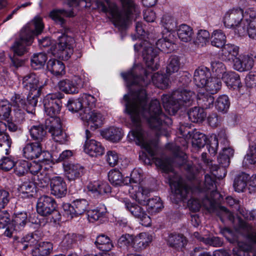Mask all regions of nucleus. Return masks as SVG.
Returning <instances> with one entry per match:
<instances>
[{
    "label": "nucleus",
    "instance_id": "obj_48",
    "mask_svg": "<svg viewBox=\"0 0 256 256\" xmlns=\"http://www.w3.org/2000/svg\"><path fill=\"white\" fill-rule=\"evenodd\" d=\"M76 216L82 214L88 208V202L86 199H77L72 202Z\"/></svg>",
    "mask_w": 256,
    "mask_h": 256
},
{
    "label": "nucleus",
    "instance_id": "obj_31",
    "mask_svg": "<svg viewBox=\"0 0 256 256\" xmlns=\"http://www.w3.org/2000/svg\"><path fill=\"white\" fill-rule=\"evenodd\" d=\"M238 47L234 44H225L222 50V58L229 61L232 60L234 63V58L238 56Z\"/></svg>",
    "mask_w": 256,
    "mask_h": 256
},
{
    "label": "nucleus",
    "instance_id": "obj_9",
    "mask_svg": "<svg viewBox=\"0 0 256 256\" xmlns=\"http://www.w3.org/2000/svg\"><path fill=\"white\" fill-rule=\"evenodd\" d=\"M249 12L244 13L240 8H234L228 10L225 14L223 22L224 26L228 28L235 29L238 35L242 36L246 35L245 16Z\"/></svg>",
    "mask_w": 256,
    "mask_h": 256
},
{
    "label": "nucleus",
    "instance_id": "obj_16",
    "mask_svg": "<svg viewBox=\"0 0 256 256\" xmlns=\"http://www.w3.org/2000/svg\"><path fill=\"white\" fill-rule=\"evenodd\" d=\"M63 166L65 176L70 181L80 178L84 174V168L80 164L64 163Z\"/></svg>",
    "mask_w": 256,
    "mask_h": 256
},
{
    "label": "nucleus",
    "instance_id": "obj_26",
    "mask_svg": "<svg viewBox=\"0 0 256 256\" xmlns=\"http://www.w3.org/2000/svg\"><path fill=\"white\" fill-rule=\"evenodd\" d=\"M12 104L14 107H16L18 111L16 112V116L20 118L22 120L24 118V114L21 112L22 108H26L28 112H28L27 108L28 106V98H27V103L26 102L25 98L19 94H14L11 98ZM32 114V112H30Z\"/></svg>",
    "mask_w": 256,
    "mask_h": 256
},
{
    "label": "nucleus",
    "instance_id": "obj_5",
    "mask_svg": "<svg viewBox=\"0 0 256 256\" xmlns=\"http://www.w3.org/2000/svg\"><path fill=\"white\" fill-rule=\"evenodd\" d=\"M44 28L41 18L36 16L20 30V39L11 46L14 56H22L28 52L27 46L32 42L34 36L41 34Z\"/></svg>",
    "mask_w": 256,
    "mask_h": 256
},
{
    "label": "nucleus",
    "instance_id": "obj_28",
    "mask_svg": "<svg viewBox=\"0 0 256 256\" xmlns=\"http://www.w3.org/2000/svg\"><path fill=\"white\" fill-rule=\"evenodd\" d=\"M29 222L26 212H20L14 214L12 219V225L16 231L24 230L26 224Z\"/></svg>",
    "mask_w": 256,
    "mask_h": 256
},
{
    "label": "nucleus",
    "instance_id": "obj_56",
    "mask_svg": "<svg viewBox=\"0 0 256 256\" xmlns=\"http://www.w3.org/2000/svg\"><path fill=\"white\" fill-rule=\"evenodd\" d=\"M43 236V233L41 230H37L23 237L22 238V242H28L30 244L34 245L41 240Z\"/></svg>",
    "mask_w": 256,
    "mask_h": 256
},
{
    "label": "nucleus",
    "instance_id": "obj_46",
    "mask_svg": "<svg viewBox=\"0 0 256 256\" xmlns=\"http://www.w3.org/2000/svg\"><path fill=\"white\" fill-rule=\"evenodd\" d=\"M252 248L251 244H247L242 242H238V247L232 250L234 256H249L248 252L250 251Z\"/></svg>",
    "mask_w": 256,
    "mask_h": 256
},
{
    "label": "nucleus",
    "instance_id": "obj_43",
    "mask_svg": "<svg viewBox=\"0 0 256 256\" xmlns=\"http://www.w3.org/2000/svg\"><path fill=\"white\" fill-rule=\"evenodd\" d=\"M60 89L66 94H76L77 92V88L74 83V79H65L60 80L58 83Z\"/></svg>",
    "mask_w": 256,
    "mask_h": 256
},
{
    "label": "nucleus",
    "instance_id": "obj_22",
    "mask_svg": "<svg viewBox=\"0 0 256 256\" xmlns=\"http://www.w3.org/2000/svg\"><path fill=\"white\" fill-rule=\"evenodd\" d=\"M84 151L90 156L96 157L104 153V148L100 142L94 140H86Z\"/></svg>",
    "mask_w": 256,
    "mask_h": 256
},
{
    "label": "nucleus",
    "instance_id": "obj_27",
    "mask_svg": "<svg viewBox=\"0 0 256 256\" xmlns=\"http://www.w3.org/2000/svg\"><path fill=\"white\" fill-rule=\"evenodd\" d=\"M239 229L244 237L252 243L256 244V232L252 226L242 220H240Z\"/></svg>",
    "mask_w": 256,
    "mask_h": 256
},
{
    "label": "nucleus",
    "instance_id": "obj_55",
    "mask_svg": "<svg viewBox=\"0 0 256 256\" xmlns=\"http://www.w3.org/2000/svg\"><path fill=\"white\" fill-rule=\"evenodd\" d=\"M148 210L152 213L158 212L163 207L160 198L159 197H156L152 198H148L146 204Z\"/></svg>",
    "mask_w": 256,
    "mask_h": 256
},
{
    "label": "nucleus",
    "instance_id": "obj_33",
    "mask_svg": "<svg viewBox=\"0 0 256 256\" xmlns=\"http://www.w3.org/2000/svg\"><path fill=\"white\" fill-rule=\"evenodd\" d=\"M47 68L51 74L60 76L65 74V66L60 61L56 60H50L47 64Z\"/></svg>",
    "mask_w": 256,
    "mask_h": 256
},
{
    "label": "nucleus",
    "instance_id": "obj_29",
    "mask_svg": "<svg viewBox=\"0 0 256 256\" xmlns=\"http://www.w3.org/2000/svg\"><path fill=\"white\" fill-rule=\"evenodd\" d=\"M249 179V175L244 172H242L238 174L233 183L234 190L238 192H244L247 187Z\"/></svg>",
    "mask_w": 256,
    "mask_h": 256
},
{
    "label": "nucleus",
    "instance_id": "obj_4",
    "mask_svg": "<svg viewBox=\"0 0 256 256\" xmlns=\"http://www.w3.org/2000/svg\"><path fill=\"white\" fill-rule=\"evenodd\" d=\"M50 18L58 24L64 28V32L58 37V42L56 48L59 52L60 57L64 60H68L72 54L73 38L68 35L69 30L65 26L64 17H73L74 16L72 10H66L64 9L55 10L50 14Z\"/></svg>",
    "mask_w": 256,
    "mask_h": 256
},
{
    "label": "nucleus",
    "instance_id": "obj_63",
    "mask_svg": "<svg viewBox=\"0 0 256 256\" xmlns=\"http://www.w3.org/2000/svg\"><path fill=\"white\" fill-rule=\"evenodd\" d=\"M14 173L19 176H23L28 170V162L20 160L14 164Z\"/></svg>",
    "mask_w": 256,
    "mask_h": 256
},
{
    "label": "nucleus",
    "instance_id": "obj_36",
    "mask_svg": "<svg viewBox=\"0 0 256 256\" xmlns=\"http://www.w3.org/2000/svg\"><path fill=\"white\" fill-rule=\"evenodd\" d=\"M210 40L212 46L218 48H222L226 42V36L222 30H217L212 32Z\"/></svg>",
    "mask_w": 256,
    "mask_h": 256
},
{
    "label": "nucleus",
    "instance_id": "obj_47",
    "mask_svg": "<svg viewBox=\"0 0 256 256\" xmlns=\"http://www.w3.org/2000/svg\"><path fill=\"white\" fill-rule=\"evenodd\" d=\"M108 180L114 186L126 184L125 178H123L122 173L116 169L110 170L108 174Z\"/></svg>",
    "mask_w": 256,
    "mask_h": 256
},
{
    "label": "nucleus",
    "instance_id": "obj_3",
    "mask_svg": "<svg viewBox=\"0 0 256 256\" xmlns=\"http://www.w3.org/2000/svg\"><path fill=\"white\" fill-rule=\"evenodd\" d=\"M63 94L60 92L49 94L43 100L44 110L50 117L45 122V129L51 134L54 141L60 144L66 140V134L62 130L60 118L56 116L60 112Z\"/></svg>",
    "mask_w": 256,
    "mask_h": 256
},
{
    "label": "nucleus",
    "instance_id": "obj_38",
    "mask_svg": "<svg viewBox=\"0 0 256 256\" xmlns=\"http://www.w3.org/2000/svg\"><path fill=\"white\" fill-rule=\"evenodd\" d=\"M167 241L170 246L178 249L182 248L186 244V238L180 234H170Z\"/></svg>",
    "mask_w": 256,
    "mask_h": 256
},
{
    "label": "nucleus",
    "instance_id": "obj_10",
    "mask_svg": "<svg viewBox=\"0 0 256 256\" xmlns=\"http://www.w3.org/2000/svg\"><path fill=\"white\" fill-rule=\"evenodd\" d=\"M136 70L137 68H134L128 72L121 74L122 77L127 82L128 86L130 88V89H132V88L130 87L134 85H138L139 88L138 90L137 91L132 92L130 94L124 95V98L126 102V104H125L126 107L128 102L132 101V95L136 92H140L142 88L144 89L143 86L146 84L142 76L136 74ZM125 110L126 112V108L125 109Z\"/></svg>",
    "mask_w": 256,
    "mask_h": 256
},
{
    "label": "nucleus",
    "instance_id": "obj_18",
    "mask_svg": "<svg viewBox=\"0 0 256 256\" xmlns=\"http://www.w3.org/2000/svg\"><path fill=\"white\" fill-rule=\"evenodd\" d=\"M42 154V144L38 142H28L24 146L22 149V155L27 159L36 158Z\"/></svg>",
    "mask_w": 256,
    "mask_h": 256
},
{
    "label": "nucleus",
    "instance_id": "obj_15",
    "mask_svg": "<svg viewBox=\"0 0 256 256\" xmlns=\"http://www.w3.org/2000/svg\"><path fill=\"white\" fill-rule=\"evenodd\" d=\"M128 190L130 196L142 205L146 204L150 193V190L141 184L130 185Z\"/></svg>",
    "mask_w": 256,
    "mask_h": 256
},
{
    "label": "nucleus",
    "instance_id": "obj_51",
    "mask_svg": "<svg viewBox=\"0 0 256 256\" xmlns=\"http://www.w3.org/2000/svg\"><path fill=\"white\" fill-rule=\"evenodd\" d=\"M46 55L42 52L34 54L31 58V65L34 69H38L42 67L46 60Z\"/></svg>",
    "mask_w": 256,
    "mask_h": 256
},
{
    "label": "nucleus",
    "instance_id": "obj_19",
    "mask_svg": "<svg viewBox=\"0 0 256 256\" xmlns=\"http://www.w3.org/2000/svg\"><path fill=\"white\" fill-rule=\"evenodd\" d=\"M254 66V59L249 55H241L234 58L233 66L240 72L250 70Z\"/></svg>",
    "mask_w": 256,
    "mask_h": 256
},
{
    "label": "nucleus",
    "instance_id": "obj_35",
    "mask_svg": "<svg viewBox=\"0 0 256 256\" xmlns=\"http://www.w3.org/2000/svg\"><path fill=\"white\" fill-rule=\"evenodd\" d=\"M177 34L180 40L188 42L192 38L193 30L189 26L182 24L178 26L177 30Z\"/></svg>",
    "mask_w": 256,
    "mask_h": 256
},
{
    "label": "nucleus",
    "instance_id": "obj_34",
    "mask_svg": "<svg viewBox=\"0 0 256 256\" xmlns=\"http://www.w3.org/2000/svg\"><path fill=\"white\" fill-rule=\"evenodd\" d=\"M94 244L100 250L106 252L110 251L114 246L110 238L104 234L96 237Z\"/></svg>",
    "mask_w": 256,
    "mask_h": 256
},
{
    "label": "nucleus",
    "instance_id": "obj_2",
    "mask_svg": "<svg viewBox=\"0 0 256 256\" xmlns=\"http://www.w3.org/2000/svg\"><path fill=\"white\" fill-rule=\"evenodd\" d=\"M132 101L126 104V113L131 120L132 130L128 137L131 141L144 149L152 157L157 148V142L150 140L148 134L141 128V116L146 119L150 127L156 131L158 136H168V126L172 124L171 119L162 112L160 104L157 100H153L146 106V95L144 89L133 94Z\"/></svg>",
    "mask_w": 256,
    "mask_h": 256
},
{
    "label": "nucleus",
    "instance_id": "obj_21",
    "mask_svg": "<svg viewBox=\"0 0 256 256\" xmlns=\"http://www.w3.org/2000/svg\"><path fill=\"white\" fill-rule=\"evenodd\" d=\"M152 240L151 234L146 232H141L134 236L133 248L135 251L140 252L146 248Z\"/></svg>",
    "mask_w": 256,
    "mask_h": 256
},
{
    "label": "nucleus",
    "instance_id": "obj_60",
    "mask_svg": "<svg viewBox=\"0 0 256 256\" xmlns=\"http://www.w3.org/2000/svg\"><path fill=\"white\" fill-rule=\"evenodd\" d=\"M230 105L229 98L227 96L223 95L218 98L216 102V109L222 112H226Z\"/></svg>",
    "mask_w": 256,
    "mask_h": 256
},
{
    "label": "nucleus",
    "instance_id": "obj_32",
    "mask_svg": "<svg viewBox=\"0 0 256 256\" xmlns=\"http://www.w3.org/2000/svg\"><path fill=\"white\" fill-rule=\"evenodd\" d=\"M102 135L106 139L116 142L121 140L122 133L121 129L115 127H110L103 130L102 132Z\"/></svg>",
    "mask_w": 256,
    "mask_h": 256
},
{
    "label": "nucleus",
    "instance_id": "obj_37",
    "mask_svg": "<svg viewBox=\"0 0 256 256\" xmlns=\"http://www.w3.org/2000/svg\"><path fill=\"white\" fill-rule=\"evenodd\" d=\"M197 96V102L202 108H210L213 106L214 98L212 94L199 92Z\"/></svg>",
    "mask_w": 256,
    "mask_h": 256
},
{
    "label": "nucleus",
    "instance_id": "obj_41",
    "mask_svg": "<svg viewBox=\"0 0 256 256\" xmlns=\"http://www.w3.org/2000/svg\"><path fill=\"white\" fill-rule=\"evenodd\" d=\"M188 118L193 122H202L206 117V114L200 107H194L188 112Z\"/></svg>",
    "mask_w": 256,
    "mask_h": 256
},
{
    "label": "nucleus",
    "instance_id": "obj_6",
    "mask_svg": "<svg viewBox=\"0 0 256 256\" xmlns=\"http://www.w3.org/2000/svg\"><path fill=\"white\" fill-rule=\"evenodd\" d=\"M194 96V93L190 90L178 89L170 95L163 94L162 100L166 111L174 115L182 106H191Z\"/></svg>",
    "mask_w": 256,
    "mask_h": 256
},
{
    "label": "nucleus",
    "instance_id": "obj_23",
    "mask_svg": "<svg viewBox=\"0 0 256 256\" xmlns=\"http://www.w3.org/2000/svg\"><path fill=\"white\" fill-rule=\"evenodd\" d=\"M210 70L205 67L198 68L194 72V82L199 88H203L210 78Z\"/></svg>",
    "mask_w": 256,
    "mask_h": 256
},
{
    "label": "nucleus",
    "instance_id": "obj_49",
    "mask_svg": "<svg viewBox=\"0 0 256 256\" xmlns=\"http://www.w3.org/2000/svg\"><path fill=\"white\" fill-rule=\"evenodd\" d=\"M134 236L130 234H122L117 242L118 246L122 250H128L129 247L133 248Z\"/></svg>",
    "mask_w": 256,
    "mask_h": 256
},
{
    "label": "nucleus",
    "instance_id": "obj_42",
    "mask_svg": "<svg viewBox=\"0 0 256 256\" xmlns=\"http://www.w3.org/2000/svg\"><path fill=\"white\" fill-rule=\"evenodd\" d=\"M221 87L222 82L220 78H210L204 88L209 94L212 95L217 93Z\"/></svg>",
    "mask_w": 256,
    "mask_h": 256
},
{
    "label": "nucleus",
    "instance_id": "obj_11",
    "mask_svg": "<svg viewBox=\"0 0 256 256\" xmlns=\"http://www.w3.org/2000/svg\"><path fill=\"white\" fill-rule=\"evenodd\" d=\"M43 154L46 156L45 161H40L37 162L33 161L31 162H28V170L33 175H36L38 180L40 181H44L46 183V176L48 174V168L46 166L45 162L50 161L51 156L49 152H44ZM42 184V182H41Z\"/></svg>",
    "mask_w": 256,
    "mask_h": 256
},
{
    "label": "nucleus",
    "instance_id": "obj_52",
    "mask_svg": "<svg viewBox=\"0 0 256 256\" xmlns=\"http://www.w3.org/2000/svg\"><path fill=\"white\" fill-rule=\"evenodd\" d=\"M12 112L11 104L6 100H0V120L8 119Z\"/></svg>",
    "mask_w": 256,
    "mask_h": 256
},
{
    "label": "nucleus",
    "instance_id": "obj_39",
    "mask_svg": "<svg viewBox=\"0 0 256 256\" xmlns=\"http://www.w3.org/2000/svg\"><path fill=\"white\" fill-rule=\"evenodd\" d=\"M52 243L50 242H40L32 250V256H48L52 250Z\"/></svg>",
    "mask_w": 256,
    "mask_h": 256
},
{
    "label": "nucleus",
    "instance_id": "obj_61",
    "mask_svg": "<svg viewBox=\"0 0 256 256\" xmlns=\"http://www.w3.org/2000/svg\"><path fill=\"white\" fill-rule=\"evenodd\" d=\"M206 136L199 132H196L192 136V145L198 148H203L206 144Z\"/></svg>",
    "mask_w": 256,
    "mask_h": 256
},
{
    "label": "nucleus",
    "instance_id": "obj_44",
    "mask_svg": "<svg viewBox=\"0 0 256 256\" xmlns=\"http://www.w3.org/2000/svg\"><path fill=\"white\" fill-rule=\"evenodd\" d=\"M226 203L230 207L233 211L239 212L244 216V214L246 212V210L243 208L240 201L231 196H228L226 198Z\"/></svg>",
    "mask_w": 256,
    "mask_h": 256
},
{
    "label": "nucleus",
    "instance_id": "obj_14",
    "mask_svg": "<svg viewBox=\"0 0 256 256\" xmlns=\"http://www.w3.org/2000/svg\"><path fill=\"white\" fill-rule=\"evenodd\" d=\"M56 201L52 197L44 195L38 199L36 204L37 212L42 216H48L56 212Z\"/></svg>",
    "mask_w": 256,
    "mask_h": 256
},
{
    "label": "nucleus",
    "instance_id": "obj_54",
    "mask_svg": "<svg viewBox=\"0 0 256 256\" xmlns=\"http://www.w3.org/2000/svg\"><path fill=\"white\" fill-rule=\"evenodd\" d=\"M212 71L218 78H223V76L226 74V68L224 64L218 60H214L211 62Z\"/></svg>",
    "mask_w": 256,
    "mask_h": 256
},
{
    "label": "nucleus",
    "instance_id": "obj_12",
    "mask_svg": "<svg viewBox=\"0 0 256 256\" xmlns=\"http://www.w3.org/2000/svg\"><path fill=\"white\" fill-rule=\"evenodd\" d=\"M81 120L85 122L92 130H96L103 124L104 120L102 114L96 110H90L89 109H86L85 111H82L80 113Z\"/></svg>",
    "mask_w": 256,
    "mask_h": 256
},
{
    "label": "nucleus",
    "instance_id": "obj_59",
    "mask_svg": "<svg viewBox=\"0 0 256 256\" xmlns=\"http://www.w3.org/2000/svg\"><path fill=\"white\" fill-rule=\"evenodd\" d=\"M67 107L70 111L73 112H78L84 108V103L81 96L76 99H70L67 104Z\"/></svg>",
    "mask_w": 256,
    "mask_h": 256
},
{
    "label": "nucleus",
    "instance_id": "obj_24",
    "mask_svg": "<svg viewBox=\"0 0 256 256\" xmlns=\"http://www.w3.org/2000/svg\"><path fill=\"white\" fill-rule=\"evenodd\" d=\"M228 157H226V156H223L222 154H220L219 156L218 157V160L220 165V166H218L214 165L212 166L210 168V170L212 171V174L210 175L214 180V184H216V178L218 177V178H220L222 177V175H220L218 174V170H222L224 172V176H225L226 173L225 170V168H227L230 164V160L228 158ZM210 176V174H208Z\"/></svg>",
    "mask_w": 256,
    "mask_h": 256
},
{
    "label": "nucleus",
    "instance_id": "obj_40",
    "mask_svg": "<svg viewBox=\"0 0 256 256\" xmlns=\"http://www.w3.org/2000/svg\"><path fill=\"white\" fill-rule=\"evenodd\" d=\"M32 138L40 143L44 140L46 136V131L42 125L33 126L30 130Z\"/></svg>",
    "mask_w": 256,
    "mask_h": 256
},
{
    "label": "nucleus",
    "instance_id": "obj_53",
    "mask_svg": "<svg viewBox=\"0 0 256 256\" xmlns=\"http://www.w3.org/2000/svg\"><path fill=\"white\" fill-rule=\"evenodd\" d=\"M180 68V62L179 58L176 56H171L166 66V74L170 76L172 74L178 71Z\"/></svg>",
    "mask_w": 256,
    "mask_h": 256
},
{
    "label": "nucleus",
    "instance_id": "obj_1",
    "mask_svg": "<svg viewBox=\"0 0 256 256\" xmlns=\"http://www.w3.org/2000/svg\"><path fill=\"white\" fill-rule=\"evenodd\" d=\"M154 162L166 174L165 176L168 178L172 192L178 199L177 202L186 198L191 193L193 196L188 201V205L192 210L198 211L203 206L210 212H215L218 210L230 221L234 220L233 214L226 207L218 206L216 202V197L219 194L212 176L206 174L204 182H202L198 176H194L188 188L183 180L173 172L171 159L156 158Z\"/></svg>",
    "mask_w": 256,
    "mask_h": 256
},
{
    "label": "nucleus",
    "instance_id": "obj_58",
    "mask_svg": "<svg viewBox=\"0 0 256 256\" xmlns=\"http://www.w3.org/2000/svg\"><path fill=\"white\" fill-rule=\"evenodd\" d=\"M210 38L209 32L206 30H200L198 31L194 42L196 44L204 46L208 42Z\"/></svg>",
    "mask_w": 256,
    "mask_h": 256
},
{
    "label": "nucleus",
    "instance_id": "obj_17",
    "mask_svg": "<svg viewBox=\"0 0 256 256\" xmlns=\"http://www.w3.org/2000/svg\"><path fill=\"white\" fill-rule=\"evenodd\" d=\"M51 194L58 198H62L66 196L67 187L64 179L60 176L52 178L50 182Z\"/></svg>",
    "mask_w": 256,
    "mask_h": 256
},
{
    "label": "nucleus",
    "instance_id": "obj_50",
    "mask_svg": "<svg viewBox=\"0 0 256 256\" xmlns=\"http://www.w3.org/2000/svg\"><path fill=\"white\" fill-rule=\"evenodd\" d=\"M11 144L10 136L4 132L0 134V154H8Z\"/></svg>",
    "mask_w": 256,
    "mask_h": 256
},
{
    "label": "nucleus",
    "instance_id": "obj_7",
    "mask_svg": "<svg viewBox=\"0 0 256 256\" xmlns=\"http://www.w3.org/2000/svg\"><path fill=\"white\" fill-rule=\"evenodd\" d=\"M168 36V38H165L158 40L156 44L157 48H154L152 46H146L144 48L142 52L144 60L147 67L152 70H155L158 68V50H166L170 48L172 46L174 35L170 33Z\"/></svg>",
    "mask_w": 256,
    "mask_h": 256
},
{
    "label": "nucleus",
    "instance_id": "obj_25",
    "mask_svg": "<svg viewBox=\"0 0 256 256\" xmlns=\"http://www.w3.org/2000/svg\"><path fill=\"white\" fill-rule=\"evenodd\" d=\"M246 32L248 36L256 39V14L250 12L245 16Z\"/></svg>",
    "mask_w": 256,
    "mask_h": 256
},
{
    "label": "nucleus",
    "instance_id": "obj_20",
    "mask_svg": "<svg viewBox=\"0 0 256 256\" xmlns=\"http://www.w3.org/2000/svg\"><path fill=\"white\" fill-rule=\"evenodd\" d=\"M87 189L88 192L90 194H92L94 196H98L111 192V188L109 184L106 182L100 181L90 182L87 186Z\"/></svg>",
    "mask_w": 256,
    "mask_h": 256
},
{
    "label": "nucleus",
    "instance_id": "obj_62",
    "mask_svg": "<svg viewBox=\"0 0 256 256\" xmlns=\"http://www.w3.org/2000/svg\"><path fill=\"white\" fill-rule=\"evenodd\" d=\"M81 97L84 103V109L83 111H85L86 109L90 110L95 107L96 104V98L92 96L83 94L81 95Z\"/></svg>",
    "mask_w": 256,
    "mask_h": 256
},
{
    "label": "nucleus",
    "instance_id": "obj_13",
    "mask_svg": "<svg viewBox=\"0 0 256 256\" xmlns=\"http://www.w3.org/2000/svg\"><path fill=\"white\" fill-rule=\"evenodd\" d=\"M124 204L126 210L136 218H138L142 225L146 226H149L151 222L150 218L142 206L132 202L129 200H124Z\"/></svg>",
    "mask_w": 256,
    "mask_h": 256
},
{
    "label": "nucleus",
    "instance_id": "obj_45",
    "mask_svg": "<svg viewBox=\"0 0 256 256\" xmlns=\"http://www.w3.org/2000/svg\"><path fill=\"white\" fill-rule=\"evenodd\" d=\"M154 84L158 88L164 89L168 88L169 80L167 76L159 72L154 74L152 77Z\"/></svg>",
    "mask_w": 256,
    "mask_h": 256
},
{
    "label": "nucleus",
    "instance_id": "obj_30",
    "mask_svg": "<svg viewBox=\"0 0 256 256\" xmlns=\"http://www.w3.org/2000/svg\"><path fill=\"white\" fill-rule=\"evenodd\" d=\"M222 80L228 87L233 89H238L242 86L240 76L234 72H230L225 74Z\"/></svg>",
    "mask_w": 256,
    "mask_h": 256
},
{
    "label": "nucleus",
    "instance_id": "obj_57",
    "mask_svg": "<svg viewBox=\"0 0 256 256\" xmlns=\"http://www.w3.org/2000/svg\"><path fill=\"white\" fill-rule=\"evenodd\" d=\"M20 192L27 194L28 196H32L36 192V188L33 182L28 181L24 182L18 188Z\"/></svg>",
    "mask_w": 256,
    "mask_h": 256
},
{
    "label": "nucleus",
    "instance_id": "obj_64",
    "mask_svg": "<svg viewBox=\"0 0 256 256\" xmlns=\"http://www.w3.org/2000/svg\"><path fill=\"white\" fill-rule=\"evenodd\" d=\"M244 160L250 164L256 163V144L250 146L249 150L245 156Z\"/></svg>",
    "mask_w": 256,
    "mask_h": 256
},
{
    "label": "nucleus",
    "instance_id": "obj_8",
    "mask_svg": "<svg viewBox=\"0 0 256 256\" xmlns=\"http://www.w3.org/2000/svg\"><path fill=\"white\" fill-rule=\"evenodd\" d=\"M22 85L24 88L29 91L28 94V112L34 113L38 98L41 94V90L43 86L40 82L38 78L34 73H28L22 78Z\"/></svg>",
    "mask_w": 256,
    "mask_h": 256
}]
</instances>
